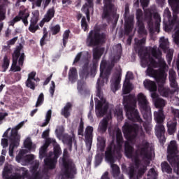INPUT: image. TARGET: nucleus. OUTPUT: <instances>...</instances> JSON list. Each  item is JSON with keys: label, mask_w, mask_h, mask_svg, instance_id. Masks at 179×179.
Returning <instances> with one entry per match:
<instances>
[{"label": "nucleus", "mask_w": 179, "mask_h": 179, "mask_svg": "<svg viewBox=\"0 0 179 179\" xmlns=\"http://www.w3.org/2000/svg\"><path fill=\"white\" fill-rule=\"evenodd\" d=\"M154 117L155 122L158 125L155 127V135L158 138L161 145H164L166 142V136L164 134L166 133V129L163 125L164 120H166V116L164 115V111L163 109H159L158 111L154 113Z\"/></svg>", "instance_id": "obj_6"}, {"label": "nucleus", "mask_w": 179, "mask_h": 179, "mask_svg": "<svg viewBox=\"0 0 179 179\" xmlns=\"http://www.w3.org/2000/svg\"><path fill=\"white\" fill-rule=\"evenodd\" d=\"M161 169L162 172L166 173V174H171V173H173V168H171V166L166 161L162 162Z\"/></svg>", "instance_id": "obj_41"}, {"label": "nucleus", "mask_w": 179, "mask_h": 179, "mask_svg": "<svg viewBox=\"0 0 179 179\" xmlns=\"http://www.w3.org/2000/svg\"><path fill=\"white\" fill-rule=\"evenodd\" d=\"M129 93H131V84L127 83L123 85V94H128Z\"/></svg>", "instance_id": "obj_64"}, {"label": "nucleus", "mask_w": 179, "mask_h": 179, "mask_svg": "<svg viewBox=\"0 0 179 179\" xmlns=\"http://www.w3.org/2000/svg\"><path fill=\"white\" fill-rule=\"evenodd\" d=\"M138 27V33L141 37H144V36L148 35V31H146V29L145 28V24L143 22H139L137 23Z\"/></svg>", "instance_id": "obj_43"}, {"label": "nucleus", "mask_w": 179, "mask_h": 179, "mask_svg": "<svg viewBox=\"0 0 179 179\" xmlns=\"http://www.w3.org/2000/svg\"><path fill=\"white\" fill-rule=\"evenodd\" d=\"M50 31L52 36H57L59 31H61V26L59 24H56L50 28Z\"/></svg>", "instance_id": "obj_55"}, {"label": "nucleus", "mask_w": 179, "mask_h": 179, "mask_svg": "<svg viewBox=\"0 0 179 179\" xmlns=\"http://www.w3.org/2000/svg\"><path fill=\"white\" fill-rule=\"evenodd\" d=\"M149 142L146 140L142 141L141 143L137 145L136 153H138L140 156H143L144 159H150L152 155L149 153Z\"/></svg>", "instance_id": "obj_18"}, {"label": "nucleus", "mask_w": 179, "mask_h": 179, "mask_svg": "<svg viewBox=\"0 0 179 179\" xmlns=\"http://www.w3.org/2000/svg\"><path fill=\"white\" fill-rule=\"evenodd\" d=\"M137 101L144 120H145L147 122H149V121L152 120V111L150 110L149 101H148L146 96L142 92L138 94Z\"/></svg>", "instance_id": "obj_11"}, {"label": "nucleus", "mask_w": 179, "mask_h": 179, "mask_svg": "<svg viewBox=\"0 0 179 179\" xmlns=\"http://www.w3.org/2000/svg\"><path fill=\"white\" fill-rule=\"evenodd\" d=\"M159 47L166 52L169 50V41L164 37H162L159 40Z\"/></svg>", "instance_id": "obj_45"}, {"label": "nucleus", "mask_w": 179, "mask_h": 179, "mask_svg": "<svg viewBox=\"0 0 179 179\" xmlns=\"http://www.w3.org/2000/svg\"><path fill=\"white\" fill-rule=\"evenodd\" d=\"M148 69H147V74L148 75V76H155L156 81L157 82V76H159V73L160 72V71H164V72H166V71L164 70V67L162 68H159L157 71L153 69V68L148 66Z\"/></svg>", "instance_id": "obj_33"}, {"label": "nucleus", "mask_w": 179, "mask_h": 179, "mask_svg": "<svg viewBox=\"0 0 179 179\" xmlns=\"http://www.w3.org/2000/svg\"><path fill=\"white\" fill-rule=\"evenodd\" d=\"M151 54L154 58L156 59H159V64H162V65H166V62L164 61H162V51L159 49H157L156 48H152L151 50Z\"/></svg>", "instance_id": "obj_31"}, {"label": "nucleus", "mask_w": 179, "mask_h": 179, "mask_svg": "<svg viewBox=\"0 0 179 179\" xmlns=\"http://www.w3.org/2000/svg\"><path fill=\"white\" fill-rule=\"evenodd\" d=\"M93 127L87 126L85 131V139L87 149L89 151L92 149V145L93 143Z\"/></svg>", "instance_id": "obj_21"}, {"label": "nucleus", "mask_w": 179, "mask_h": 179, "mask_svg": "<svg viewBox=\"0 0 179 179\" xmlns=\"http://www.w3.org/2000/svg\"><path fill=\"white\" fill-rule=\"evenodd\" d=\"M23 125H24V122H21L11 129L10 136L8 137L10 142L8 153L10 157H13L15 149H17L19 145H20V135H19V129H20Z\"/></svg>", "instance_id": "obj_10"}, {"label": "nucleus", "mask_w": 179, "mask_h": 179, "mask_svg": "<svg viewBox=\"0 0 179 179\" xmlns=\"http://www.w3.org/2000/svg\"><path fill=\"white\" fill-rule=\"evenodd\" d=\"M69 34H71V30L67 29L63 34V45L64 47H66V43H68V40L69 38Z\"/></svg>", "instance_id": "obj_51"}, {"label": "nucleus", "mask_w": 179, "mask_h": 179, "mask_svg": "<svg viewBox=\"0 0 179 179\" xmlns=\"http://www.w3.org/2000/svg\"><path fill=\"white\" fill-rule=\"evenodd\" d=\"M106 67L107 62L102 61L100 65V78L98 79L96 83L97 86H99V81L101 87L104 86V83H106V82H108V78H110V75H111V70L113 69V67L111 66Z\"/></svg>", "instance_id": "obj_16"}, {"label": "nucleus", "mask_w": 179, "mask_h": 179, "mask_svg": "<svg viewBox=\"0 0 179 179\" xmlns=\"http://www.w3.org/2000/svg\"><path fill=\"white\" fill-rule=\"evenodd\" d=\"M103 162V154L98 153L95 156L94 166L99 167Z\"/></svg>", "instance_id": "obj_50"}, {"label": "nucleus", "mask_w": 179, "mask_h": 179, "mask_svg": "<svg viewBox=\"0 0 179 179\" xmlns=\"http://www.w3.org/2000/svg\"><path fill=\"white\" fill-rule=\"evenodd\" d=\"M58 159L57 158L52 157L51 156L47 157L44 159L45 166L48 169V170H54L57 167V163Z\"/></svg>", "instance_id": "obj_28"}, {"label": "nucleus", "mask_w": 179, "mask_h": 179, "mask_svg": "<svg viewBox=\"0 0 179 179\" xmlns=\"http://www.w3.org/2000/svg\"><path fill=\"white\" fill-rule=\"evenodd\" d=\"M106 41H107V34L100 33V29H95L90 31L86 38V45L87 47H97L100 44H104Z\"/></svg>", "instance_id": "obj_7"}, {"label": "nucleus", "mask_w": 179, "mask_h": 179, "mask_svg": "<svg viewBox=\"0 0 179 179\" xmlns=\"http://www.w3.org/2000/svg\"><path fill=\"white\" fill-rule=\"evenodd\" d=\"M124 153L129 159L132 158L134 156V147L128 141L124 143Z\"/></svg>", "instance_id": "obj_34"}, {"label": "nucleus", "mask_w": 179, "mask_h": 179, "mask_svg": "<svg viewBox=\"0 0 179 179\" xmlns=\"http://www.w3.org/2000/svg\"><path fill=\"white\" fill-rule=\"evenodd\" d=\"M29 177V171L26 170L22 172L20 175V173H17L15 176H13V179H24Z\"/></svg>", "instance_id": "obj_52"}, {"label": "nucleus", "mask_w": 179, "mask_h": 179, "mask_svg": "<svg viewBox=\"0 0 179 179\" xmlns=\"http://www.w3.org/2000/svg\"><path fill=\"white\" fill-rule=\"evenodd\" d=\"M36 80H27L25 85L27 87H29L31 90H36Z\"/></svg>", "instance_id": "obj_53"}, {"label": "nucleus", "mask_w": 179, "mask_h": 179, "mask_svg": "<svg viewBox=\"0 0 179 179\" xmlns=\"http://www.w3.org/2000/svg\"><path fill=\"white\" fill-rule=\"evenodd\" d=\"M122 131L124 136L127 141H135L139 132V124H131L128 122H125L122 127Z\"/></svg>", "instance_id": "obj_15"}, {"label": "nucleus", "mask_w": 179, "mask_h": 179, "mask_svg": "<svg viewBox=\"0 0 179 179\" xmlns=\"http://www.w3.org/2000/svg\"><path fill=\"white\" fill-rule=\"evenodd\" d=\"M51 142L55 143V138H48L45 141V143L39 150V159L47 157V149L51 145Z\"/></svg>", "instance_id": "obj_24"}, {"label": "nucleus", "mask_w": 179, "mask_h": 179, "mask_svg": "<svg viewBox=\"0 0 179 179\" xmlns=\"http://www.w3.org/2000/svg\"><path fill=\"white\" fill-rule=\"evenodd\" d=\"M72 110V103L68 102L64 108L61 110V115H64V118H69L71 117V110Z\"/></svg>", "instance_id": "obj_32"}, {"label": "nucleus", "mask_w": 179, "mask_h": 179, "mask_svg": "<svg viewBox=\"0 0 179 179\" xmlns=\"http://www.w3.org/2000/svg\"><path fill=\"white\" fill-rule=\"evenodd\" d=\"M33 16L30 20V24L28 28V30L31 31V33H35L36 30L40 29V27L37 23H38V13H32Z\"/></svg>", "instance_id": "obj_23"}, {"label": "nucleus", "mask_w": 179, "mask_h": 179, "mask_svg": "<svg viewBox=\"0 0 179 179\" xmlns=\"http://www.w3.org/2000/svg\"><path fill=\"white\" fill-rule=\"evenodd\" d=\"M138 57L141 59L142 66L144 68L146 66H150L151 68H157L159 64L153 57L150 56V53L148 52V49H143L141 48L138 52Z\"/></svg>", "instance_id": "obj_14"}, {"label": "nucleus", "mask_w": 179, "mask_h": 179, "mask_svg": "<svg viewBox=\"0 0 179 179\" xmlns=\"http://www.w3.org/2000/svg\"><path fill=\"white\" fill-rule=\"evenodd\" d=\"M52 114V110H51V109L48 110V112L45 115V122L43 123H42L41 127H47L48 125V124H50V121H51Z\"/></svg>", "instance_id": "obj_48"}, {"label": "nucleus", "mask_w": 179, "mask_h": 179, "mask_svg": "<svg viewBox=\"0 0 179 179\" xmlns=\"http://www.w3.org/2000/svg\"><path fill=\"white\" fill-rule=\"evenodd\" d=\"M20 20H22V15H19L18 13V15L15 16L13 20L8 22V26H12L13 27L15 24L17 23V22H20Z\"/></svg>", "instance_id": "obj_57"}, {"label": "nucleus", "mask_w": 179, "mask_h": 179, "mask_svg": "<svg viewBox=\"0 0 179 179\" xmlns=\"http://www.w3.org/2000/svg\"><path fill=\"white\" fill-rule=\"evenodd\" d=\"M51 145L53 146V152H50V156H52V153L54 155L55 159H57L61 156L62 153V150H61V147L59 145L58 143H57V141L55 139V143L51 142Z\"/></svg>", "instance_id": "obj_29"}, {"label": "nucleus", "mask_w": 179, "mask_h": 179, "mask_svg": "<svg viewBox=\"0 0 179 179\" xmlns=\"http://www.w3.org/2000/svg\"><path fill=\"white\" fill-rule=\"evenodd\" d=\"M10 3L9 0H0V22L6 19V8Z\"/></svg>", "instance_id": "obj_27"}, {"label": "nucleus", "mask_w": 179, "mask_h": 179, "mask_svg": "<svg viewBox=\"0 0 179 179\" xmlns=\"http://www.w3.org/2000/svg\"><path fill=\"white\" fill-rule=\"evenodd\" d=\"M168 1L174 14L171 20V12H170L169 8L164 10V29L165 31H173V30H177L179 27L178 17L177 16L178 13H179V0Z\"/></svg>", "instance_id": "obj_3"}, {"label": "nucleus", "mask_w": 179, "mask_h": 179, "mask_svg": "<svg viewBox=\"0 0 179 179\" xmlns=\"http://www.w3.org/2000/svg\"><path fill=\"white\" fill-rule=\"evenodd\" d=\"M107 128H108V119L104 117L99 124L98 131L101 134H104L107 131Z\"/></svg>", "instance_id": "obj_35"}, {"label": "nucleus", "mask_w": 179, "mask_h": 179, "mask_svg": "<svg viewBox=\"0 0 179 179\" xmlns=\"http://www.w3.org/2000/svg\"><path fill=\"white\" fill-rule=\"evenodd\" d=\"M43 103H44V94L41 93L38 97V99H37L35 106L40 107V106H41V104H43Z\"/></svg>", "instance_id": "obj_63"}, {"label": "nucleus", "mask_w": 179, "mask_h": 179, "mask_svg": "<svg viewBox=\"0 0 179 179\" xmlns=\"http://www.w3.org/2000/svg\"><path fill=\"white\" fill-rule=\"evenodd\" d=\"M121 71H117L114 76V80L111 83L110 89L113 93H115L117 90H119L120 87H121V85H120V83H121V76H122Z\"/></svg>", "instance_id": "obj_26"}, {"label": "nucleus", "mask_w": 179, "mask_h": 179, "mask_svg": "<svg viewBox=\"0 0 179 179\" xmlns=\"http://www.w3.org/2000/svg\"><path fill=\"white\" fill-rule=\"evenodd\" d=\"M10 64V60H9L7 55H5L3 59V64L1 65L3 72H6L8 71V68H9Z\"/></svg>", "instance_id": "obj_47"}, {"label": "nucleus", "mask_w": 179, "mask_h": 179, "mask_svg": "<svg viewBox=\"0 0 179 179\" xmlns=\"http://www.w3.org/2000/svg\"><path fill=\"white\" fill-rule=\"evenodd\" d=\"M84 78H81L77 83V90L78 93L81 94V96H87V94H90V90L87 88V85L86 84V81L83 80Z\"/></svg>", "instance_id": "obj_22"}, {"label": "nucleus", "mask_w": 179, "mask_h": 179, "mask_svg": "<svg viewBox=\"0 0 179 179\" xmlns=\"http://www.w3.org/2000/svg\"><path fill=\"white\" fill-rule=\"evenodd\" d=\"M172 115H173V121H176L178 120L179 121V109H176L174 108H171Z\"/></svg>", "instance_id": "obj_60"}, {"label": "nucleus", "mask_w": 179, "mask_h": 179, "mask_svg": "<svg viewBox=\"0 0 179 179\" xmlns=\"http://www.w3.org/2000/svg\"><path fill=\"white\" fill-rule=\"evenodd\" d=\"M123 106L126 117H127L129 121H131L132 122H139V124L143 122V120H142V117H141V115L139 114V110L136 109V98L135 97V95L130 94L127 96H124Z\"/></svg>", "instance_id": "obj_4"}, {"label": "nucleus", "mask_w": 179, "mask_h": 179, "mask_svg": "<svg viewBox=\"0 0 179 179\" xmlns=\"http://www.w3.org/2000/svg\"><path fill=\"white\" fill-rule=\"evenodd\" d=\"M83 62H84V64L82 69L79 71L80 78H81V79H87L90 73L89 65L90 64V59L87 56V55L83 57Z\"/></svg>", "instance_id": "obj_20"}, {"label": "nucleus", "mask_w": 179, "mask_h": 179, "mask_svg": "<svg viewBox=\"0 0 179 179\" xmlns=\"http://www.w3.org/2000/svg\"><path fill=\"white\" fill-rule=\"evenodd\" d=\"M19 16H22L21 20L24 23V26H28L29 21L27 19L30 17V13L27 12L26 9L19 11Z\"/></svg>", "instance_id": "obj_39"}, {"label": "nucleus", "mask_w": 179, "mask_h": 179, "mask_svg": "<svg viewBox=\"0 0 179 179\" xmlns=\"http://www.w3.org/2000/svg\"><path fill=\"white\" fill-rule=\"evenodd\" d=\"M103 50L102 48H95L93 49V58L94 59H100L103 55Z\"/></svg>", "instance_id": "obj_46"}, {"label": "nucleus", "mask_w": 179, "mask_h": 179, "mask_svg": "<svg viewBox=\"0 0 179 179\" xmlns=\"http://www.w3.org/2000/svg\"><path fill=\"white\" fill-rule=\"evenodd\" d=\"M168 134L173 135L177 131V121L170 120L167 122Z\"/></svg>", "instance_id": "obj_37"}, {"label": "nucleus", "mask_w": 179, "mask_h": 179, "mask_svg": "<svg viewBox=\"0 0 179 179\" xmlns=\"http://www.w3.org/2000/svg\"><path fill=\"white\" fill-rule=\"evenodd\" d=\"M20 20H22V15H19L18 13V15L15 16L13 20L8 22V26H12L13 27L15 24L17 23V22H20Z\"/></svg>", "instance_id": "obj_58"}, {"label": "nucleus", "mask_w": 179, "mask_h": 179, "mask_svg": "<svg viewBox=\"0 0 179 179\" xmlns=\"http://www.w3.org/2000/svg\"><path fill=\"white\" fill-rule=\"evenodd\" d=\"M143 85L145 89L149 90V92H157V85L155 81H152L150 80H145L143 81Z\"/></svg>", "instance_id": "obj_30"}, {"label": "nucleus", "mask_w": 179, "mask_h": 179, "mask_svg": "<svg viewBox=\"0 0 179 179\" xmlns=\"http://www.w3.org/2000/svg\"><path fill=\"white\" fill-rule=\"evenodd\" d=\"M148 167H146V166H143V167H141L138 170V172H136L135 167L130 166L128 171L129 177L130 179H141L143 177V175L146 173Z\"/></svg>", "instance_id": "obj_19"}, {"label": "nucleus", "mask_w": 179, "mask_h": 179, "mask_svg": "<svg viewBox=\"0 0 179 179\" xmlns=\"http://www.w3.org/2000/svg\"><path fill=\"white\" fill-rule=\"evenodd\" d=\"M62 174L66 178L74 179L75 176L78 174V169L76 164L72 159L63 158V168L62 169Z\"/></svg>", "instance_id": "obj_13"}, {"label": "nucleus", "mask_w": 179, "mask_h": 179, "mask_svg": "<svg viewBox=\"0 0 179 179\" xmlns=\"http://www.w3.org/2000/svg\"><path fill=\"white\" fill-rule=\"evenodd\" d=\"M38 167H40V162L37 160H35L34 162V165L31 167V173H37Z\"/></svg>", "instance_id": "obj_62"}, {"label": "nucleus", "mask_w": 179, "mask_h": 179, "mask_svg": "<svg viewBox=\"0 0 179 179\" xmlns=\"http://www.w3.org/2000/svg\"><path fill=\"white\" fill-rule=\"evenodd\" d=\"M166 78H167V73L164 70H159V73L157 78V82L158 83V91L161 96L163 97H169L170 94H174V93L178 92V84L176 80V72L169 71V81L171 87H164V83H166Z\"/></svg>", "instance_id": "obj_2"}, {"label": "nucleus", "mask_w": 179, "mask_h": 179, "mask_svg": "<svg viewBox=\"0 0 179 179\" xmlns=\"http://www.w3.org/2000/svg\"><path fill=\"white\" fill-rule=\"evenodd\" d=\"M129 15V7L128 6H125L124 9V34L126 36H129L131 31H132L134 29V16L128 15Z\"/></svg>", "instance_id": "obj_17"}, {"label": "nucleus", "mask_w": 179, "mask_h": 179, "mask_svg": "<svg viewBox=\"0 0 179 179\" xmlns=\"http://www.w3.org/2000/svg\"><path fill=\"white\" fill-rule=\"evenodd\" d=\"M24 146L25 149H28V150H31L33 148V143L30 138H27L24 142Z\"/></svg>", "instance_id": "obj_56"}, {"label": "nucleus", "mask_w": 179, "mask_h": 179, "mask_svg": "<svg viewBox=\"0 0 179 179\" xmlns=\"http://www.w3.org/2000/svg\"><path fill=\"white\" fill-rule=\"evenodd\" d=\"M81 27L84 31H87L89 30V24H87V21H86V17H82Z\"/></svg>", "instance_id": "obj_59"}, {"label": "nucleus", "mask_w": 179, "mask_h": 179, "mask_svg": "<svg viewBox=\"0 0 179 179\" xmlns=\"http://www.w3.org/2000/svg\"><path fill=\"white\" fill-rule=\"evenodd\" d=\"M102 19H106L108 23L113 21V24L118 23L120 15L114 10V4L113 0H103V8L102 13Z\"/></svg>", "instance_id": "obj_8"}, {"label": "nucleus", "mask_w": 179, "mask_h": 179, "mask_svg": "<svg viewBox=\"0 0 179 179\" xmlns=\"http://www.w3.org/2000/svg\"><path fill=\"white\" fill-rule=\"evenodd\" d=\"M96 96L100 100L95 99V113L97 118H103L107 114L110 106L103 96L100 81H98V86H96Z\"/></svg>", "instance_id": "obj_5"}, {"label": "nucleus", "mask_w": 179, "mask_h": 179, "mask_svg": "<svg viewBox=\"0 0 179 179\" xmlns=\"http://www.w3.org/2000/svg\"><path fill=\"white\" fill-rule=\"evenodd\" d=\"M122 145H124V137H122V133L121 131L116 132V145L114 142H112L106 148L105 152V159L110 164L112 167V174L113 177H118L120 176V166L114 164L116 159H121L122 155L121 150L122 149Z\"/></svg>", "instance_id": "obj_1"}, {"label": "nucleus", "mask_w": 179, "mask_h": 179, "mask_svg": "<svg viewBox=\"0 0 179 179\" xmlns=\"http://www.w3.org/2000/svg\"><path fill=\"white\" fill-rule=\"evenodd\" d=\"M167 54H166V61L168 64L170 65L171 64V61H173V55L174 54V50L173 49H169L167 50Z\"/></svg>", "instance_id": "obj_54"}, {"label": "nucleus", "mask_w": 179, "mask_h": 179, "mask_svg": "<svg viewBox=\"0 0 179 179\" xmlns=\"http://www.w3.org/2000/svg\"><path fill=\"white\" fill-rule=\"evenodd\" d=\"M153 17L155 20V23H153ZM145 19L147 21L150 33H155V31L159 33L160 31L162 18L159 13H155L153 15L151 11H147L145 14Z\"/></svg>", "instance_id": "obj_12"}, {"label": "nucleus", "mask_w": 179, "mask_h": 179, "mask_svg": "<svg viewBox=\"0 0 179 179\" xmlns=\"http://www.w3.org/2000/svg\"><path fill=\"white\" fill-rule=\"evenodd\" d=\"M22 50H23V45L20 44V45L17 46L12 55L13 63L10 69L11 72H20V71H22V66H23V64H24V58H26L24 52L20 54Z\"/></svg>", "instance_id": "obj_9"}, {"label": "nucleus", "mask_w": 179, "mask_h": 179, "mask_svg": "<svg viewBox=\"0 0 179 179\" xmlns=\"http://www.w3.org/2000/svg\"><path fill=\"white\" fill-rule=\"evenodd\" d=\"M11 173H12V170H10V169H9V167L5 166L4 167V171L3 172V178L10 179L9 174H11Z\"/></svg>", "instance_id": "obj_61"}, {"label": "nucleus", "mask_w": 179, "mask_h": 179, "mask_svg": "<svg viewBox=\"0 0 179 179\" xmlns=\"http://www.w3.org/2000/svg\"><path fill=\"white\" fill-rule=\"evenodd\" d=\"M62 142L63 143H64V145H66V146H68L70 151L72 150V143L73 142V138H72V136L69 134H64L63 136Z\"/></svg>", "instance_id": "obj_38"}, {"label": "nucleus", "mask_w": 179, "mask_h": 179, "mask_svg": "<svg viewBox=\"0 0 179 179\" xmlns=\"http://www.w3.org/2000/svg\"><path fill=\"white\" fill-rule=\"evenodd\" d=\"M154 104L159 110H163V108L166 106V101L164 99L159 98L155 100Z\"/></svg>", "instance_id": "obj_44"}, {"label": "nucleus", "mask_w": 179, "mask_h": 179, "mask_svg": "<svg viewBox=\"0 0 179 179\" xmlns=\"http://www.w3.org/2000/svg\"><path fill=\"white\" fill-rule=\"evenodd\" d=\"M55 16V9L54 7L49 8L45 15V17L43 18L44 22H50L52 17Z\"/></svg>", "instance_id": "obj_42"}, {"label": "nucleus", "mask_w": 179, "mask_h": 179, "mask_svg": "<svg viewBox=\"0 0 179 179\" xmlns=\"http://www.w3.org/2000/svg\"><path fill=\"white\" fill-rule=\"evenodd\" d=\"M137 23H143V12L141 9H137L136 13Z\"/></svg>", "instance_id": "obj_49"}, {"label": "nucleus", "mask_w": 179, "mask_h": 179, "mask_svg": "<svg viewBox=\"0 0 179 179\" xmlns=\"http://www.w3.org/2000/svg\"><path fill=\"white\" fill-rule=\"evenodd\" d=\"M69 80L71 81V83H75L78 80V70H76V68L73 67L69 69Z\"/></svg>", "instance_id": "obj_36"}, {"label": "nucleus", "mask_w": 179, "mask_h": 179, "mask_svg": "<svg viewBox=\"0 0 179 179\" xmlns=\"http://www.w3.org/2000/svg\"><path fill=\"white\" fill-rule=\"evenodd\" d=\"M85 3L83 6L82 10L87 16V20L90 21V9L94 8V0H85Z\"/></svg>", "instance_id": "obj_25"}, {"label": "nucleus", "mask_w": 179, "mask_h": 179, "mask_svg": "<svg viewBox=\"0 0 179 179\" xmlns=\"http://www.w3.org/2000/svg\"><path fill=\"white\" fill-rule=\"evenodd\" d=\"M97 149L100 152H104L106 149V138L103 136H98L97 137Z\"/></svg>", "instance_id": "obj_40"}]
</instances>
